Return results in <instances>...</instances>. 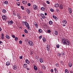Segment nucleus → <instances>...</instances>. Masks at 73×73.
I'll return each instance as SVG.
<instances>
[{
  "instance_id": "obj_31",
  "label": "nucleus",
  "mask_w": 73,
  "mask_h": 73,
  "mask_svg": "<svg viewBox=\"0 0 73 73\" xmlns=\"http://www.w3.org/2000/svg\"><path fill=\"white\" fill-rule=\"evenodd\" d=\"M6 37L7 39H9V36L7 35L6 36Z\"/></svg>"
},
{
  "instance_id": "obj_15",
  "label": "nucleus",
  "mask_w": 73,
  "mask_h": 73,
  "mask_svg": "<svg viewBox=\"0 0 73 73\" xmlns=\"http://www.w3.org/2000/svg\"><path fill=\"white\" fill-rule=\"evenodd\" d=\"M27 12L28 13V14H29L31 13V11H30V10H29L28 9H26Z\"/></svg>"
},
{
  "instance_id": "obj_47",
  "label": "nucleus",
  "mask_w": 73,
  "mask_h": 73,
  "mask_svg": "<svg viewBox=\"0 0 73 73\" xmlns=\"http://www.w3.org/2000/svg\"><path fill=\"white\" fill-rule=\"evenodd\" d=\"M68 10H69V11H71L72 10V9H71V8H68Z\"/></svg>"
},
{
  "instance_id": "obj_11",
  "label": "nucleus",
  "mask_w": 73,
  "mask_h": 73,
  "mask_svg": "<svg viewBox=\"0 0 73 73\" xmlns=\"http://www.w3.org/2000/svg\"><path fill=\"white\" fill-rule=\"evenodd\" d=\"M34 70H36V71L37 70V66H35V65H34Z\"/></svg>"
},
{
  "instance_id": "obj_44",
  "label": "nucleus",
  "mask_w": 73,
  "mask_h": 73,
  "mask_svg": "<svg viewBox=\"0 0 73 73\" xmlns=\"http://www.w3.org/2000/svg\"><path fill=\"white\" fill-rule=\"evenodd\" d=\"M0 44L1 45L3 44V42L1 41H0Z\"/></svg>"
},
{
  "instance_id": "obj_56",
  "label": "nucleus",
  "mask_w": 73,
  "mask_h": 73,
  "mask_svg": "<svg viewBox=\"0 0 73 73\" xmlns=\"http://www.w3.org/2000/svg\"><path fill=\"white\" fill-rule=\"evenodd\" d=\"M50 71L51 72H53V69L51 70Z\"/></svg>"
},
{
  "instance_id": "obj_10",
  "label": "nucleus",
  "mask_w": 73,
  "mask_h": 73,
  "mask_svg": "<svg viewBox=\"0 0 73 73\" xmlns=\"http://www.w3.org/2000/svg\"><path fill=\"white\" fill-rule=\"evenodd\" d=\"M34 25L35 26H36V28H38V26L37 25V22H35L34 23Z\"/></svg>"
},
{
  "instance_id": "obj_18",
  "label": "nucleus",
  "mask_w": 73,
  "mask_h": 73,
  "mask_svg": "<svg viewBox=\"0 0 73 73\" xmlns=\"http://www.w3.org/2000/svg\"><path fill=\"white\" fill-rule=\"evenodd\" d=\"M25 62L27 63V64H29L30 63V62L28 61V59H26V60Z\"/></svg>"
},
{
  "instance_id": "obj_51",
  "label": "nucleus",
  "mask_w": 73,
  "mask_h": 73,
  "mask_svg": "<svg viewBox=\"0 0 73 73\" xmlns=\"http://www.w3.org/2000/svg\"><path fill=\"white\" fill-rule=\"evenodd\" d=\"M31 5V4H30V3H28V6H29V7Z\"/></svg>"
},
{
  "instance_id": "obj_46",
  "label": "nucleus",
  "mask_w": 73,
  "mask_h": 73,
  "mask_svg": "<svg viewBox=\"0 0 73 73\" xmlns=\"http://www.w3.org/2000/svg\"><path fill=\"white\" fill-rule=\"evenodd\" d=\"M15 40H18V38L17 37H15Z\"/></svg>"
},
{
  "instance_id": "obj_19",
  "label": "nucleus",
  "mask_w": 73,
  "mask_h": 73,
  "mask_svg": "<svg viewBox=\"0 0 73 73\" xmlns=\"http://www.w3.org/2000/svg\"><path fill=\"white\" fill-rule=\"evenodd\" d=\"M2 12L4 13H7V11L5 9H3L2 10Z\"/></svg>"
},
{
  "instance_id": "obj_5",
  "label": "nucleus",
  "mask_w": 73,
  "mask_h": 73,
  "mask_svg": "<svg viewBox=\"0 0 73 73\" xmlns=\"http://www.w3.org/2000/svg\"><path fill=\"white\" fill-rule=\"evenodd\" d=\"M33 8L34 10H36L37 9V6L36 5H35L33 6Z\"/></svg>"
},
{
  "instance_id": "obj_30",
  "label": "nucleus",
  "mask_w": 73,
  "mask_h": 73,
  "mask_svg": "<svg viewBox=\"0 0 73 73\" xmlns=\"http://www.w3.org/2000/svg\"><path fill=\"white\" fill-rule=\"evenodd\" d=\"M52 17L54 19H56L57 18V17H56L55 15L52 16Z\"/></svg>"
},
{
  "instance_id": "obj_54",
  "label": "nucleus",
  "mask_w": 73,
  "mask_h": 73,
  "mask_svg": "<svg viewBox=\"0 0 73 73\" xmlns=\"http://www.w3.org/2000/svg\"><path fill=\"white\" fill-rule=\"evenodd\" d=\"M58 56H61V54H60V53H58Z\"/></svg>"
},
{
  "instance_id": "obj_38",
  "label": "nucleus",
  "mask_w": 73,
  "mask_h": 73,
  "mask_svg": "<svg viewBox=\"0 0 73 73\" xmlns=\"http://www.w3.org/2000/svg\"><path fill=\"white\" fill-rule=\"evenodd\" d=\"M55 65L56 66H59V64L58 63H56L55 64Z\"/></svg>"
},
{
  "instance_id": "obj_61",
  "label": "nucleus",
  "mask_w": 73,
  "mask_h": 73,
  "mask_svg": "<svg viewBox=\"0 0 73 73\" xmlns=\"http://www.w3.org/2000/svg\"><path fill=\"white\" fill-rule=\"evenodd\" d=\"M62 56H64V53L63 52H62Z\"/></svg>"
},
{
  "instance_id": "obj_29",
  "label": "nucleus",
  "mask_w": 73,
  "mask_h": 73,
  "mask_svg": "<svg viewBox=\"0 0 73 73\" xmlns=\"http://www.w3.org/2000/svg\"><path fill=\"white\" fill-rule=\"evenodd\" d=\"M42 40H43V42H45L46 41V39H45V38H43Z\"/></svg>"
},
{
  "instance_id": "obj_57",
  "label": "nucleus",
  "mask_w": 73,
  "mask_h": 73,
  "mask_svg": "<svg viewBox=\"0 0 73 73\" xmlns=\"http://www.w3.org/2000/svg\"><path fill=\"white\" fill-rule=\"evenodd\" d=\"M31 54H33V52H31Z\"/></svg>"
},
{
  "instance_id": "obj_62",
  "label": "nucleus",
  "mask_w": 73,
  "mask_h": 73,
  "mask_svg": "<svg viewBox=\"0 0 73 73\" xmlns=\"http://www.w3.org/2000/svg\"><path fill=\"white\" fill-rule=\"evenodd\" d=\"M22 36H23V37H25V35L24 34H23L22 35Z\"/></svg>"
},
{
  "instance_id": "obj_39",
  "label": "nucleus",
  "mask_w": 73,
  "mask_h": 73,
  "mask_svg": "<svg viewBox=\"0 0 73 73\" xmlns=\"http://www.w3.org/2000/svg\"><path fill=\"white\" fill-rule=\"evenodd\" d=\"M51 31H50V30H48L47 31V32H48V33H50Z\"/></svg>"
},
{
  "instance_id": "obj_9",
  "label": "nucleus",
  "mask_w": 73,
  "mask_h": 73,
  "mask_svg": "<svg viewBox=\"0 0 73 73\" xmlns=\"http://www.w3.org/2000/svg\"><path fill=\"white\" fill-rule=\"evenodd\" d=\"M1 39H2V40H3V39H4V34L3 33L1 34Z\"/></svg>"
},
{
  "instance_id": "obj_48",
  "label": "nucleus",
  "mask_w": 73,
  "mask_h": 73,
  "mask_svg": "<svg viewBox=\"0 0 73 73\" xmlns=\"http://www.w3.org/2000/svg\"><path fill=\"white\" fill-rule=\"evenodd\" d=\"M46 3H47V4H50V2H49V1H46Z\"/></svg>"
},
{
  "instance_id": "obj_55",
  "label": "nucleus",
  "mask_w": 73,
  "mask_h": 73,
  "mask_svg": "<svg viewBox=\"0 0 73 73\" xmlns=\"http://www.w3.org/2000/svg\"><path fill=\"white\" fill-rule=\"evenodd\" d=\"M55 72V73H58V71H57V70H56Z\"/></svg>"
},
{
  "instance_id": "obj_64",
  "label": "nucleus",
  "mask_w": 73,
  "mask_h": 73,
  "mask_svg": "<svg viewBox=\"0 0 73 73\" xmlns=\"http://www.w3.org/2000/svg\"><path fill=\"white\" fill-rule=\"evenodd\" d=\"M54 70H55V71H56V70H57L56 68H54Z\"/></svg>"
},
{
  "instance_id": "obj_60",
  "label": "nucleus",
  "mask_w": 73,
  "mask_h": 73,
  "mask_svg": "<svg viewBox=\"0 0 73 73\" xmlns=\"http://www.w3.org/2000/svg\"><path fill=\"white\" fill-rule=\"evenodd\" d=\"M62 25H63V27H65V26H66V25H64V24H63Z\"/></svg>"
},
{
  "instance_id": "obj_22",
  "label": "nucleus",
  "mask_w": 73,
  "mask_h": 73,
  "mask_svg": "<svg viewBox=\"0 0 73 73\" xmlns=\"http://www.w3.org/2000/svg\"><path fill=\"white\" fill-rule=\"evenodd\" d=\"M48 23L49 24H50V25H52V24H53V22H52V21H50Z\"/></svg>"
},
{
  "instance_id": "obj_32",
  "label": "nucleus",
  "mask_w": 73,
  "mask_h": 73,
  "mask_svg": "<svg viewBox=\"0 0 73 73\" xmlns=\"http://www.w3.org/2000/svg\"><path fill=\"white\" fill-rule=\"evenodd\" d=\"M65 73H69V71L68 70L66 69L65 70Z\"/></svg>"
},
{
  "instance_id": "obj_43",
  "label": "nucleus",
  "mask_w": 73,
  "mask_h": 73,
  "mask_svg": "<svg viewBox=\"0 0 73 73\" xmlns=\"http://www.w3.org/2000/svg\"><path fill=\"white\" fill-rule=\"evenodd\" d=\"M41 38H42V36H40L39 37V39H41Z\"/></svg>"
},
{
  "instance_id": "obj_63",
  "label": "nucleus",
  "mask_w": 73,
  "mask_h": 73,
  "mask_svg": "<svg viewBox=\"0 0 73 73\" xmlns=\"http://www.w3.org/2000/svg\"><path fill=\"white\" fill-rule=\"evenodd\" d=\"M70 73H73V71H70Z\"/></svg>"
},
{
  "instance_id": "obj_17",
  "label": "nucleus",
  "mask_w": 73,
  "mask_h": 73,
  "mask_svg": "<svg viewBox=\"0 0 73 73\" xmlns=\"http://www.w3.org/2000/svg\"><path fill=\"white\" fill-rule=\"evenodd\" d=\"M27 67V64H24L23 65L24 68H26Z\"/></svg>"
},
{
  "instance_id": "obj_23",
  "label": "nucleus",
  "mask_w": 73,
  "mask_h": 73,
  "mask_svg": "<svg viewBox=\"0 0 73 73\" xmlns=\"http://www.w3.org/2000/svg\"><path fill=\"white\" fill-rule=\"evenodd\" d=\"M24 32L25 33H28V31L27 29H25L24 30Z\"/></svg>"
},
{
  "instance_id": "obj_41",
  "label": "nucleus",
  "mask_w": 73,
  "mask_h": 73,
  "mask_svg": "<svg viewBox=\"0 0 73 73\" xmlns=\"http://www.w3.org/2000/svg\"><path fill=\"white\" fill-rule=\"evenodd\" d=\"M21 8L22 9H23V10H24V7H23V6H21Z\"/></svg>"
},
{
  "instance_id": "obj_35",
  "label": "nucleus",
  "mask_w": 73,
  "mask_h": 73,
  "mask_svg": "<svg viewBox=\"0 0 73 73\" xmlns=\"http://www.w3.org/2000/svg\"><path fill=\"white\" fill-rule=\"evenodd\" d=\"M17 4L18 6H19L20 5V2H18V3H17Z\"/></svg>"
},
{
  "instance_id": "obj_12",
  "label": "nucleus",
  "mask_w": 73,
  "mask_h": 73,
  "mask_svg": "<svg viewBox=\"0 0 73 73\" xmlns=\"http://www.w3.org/2000/svg\"><path fill=\"white\" fill-rule=\"evenodd\" d=\"M47 49L48 51H49V49H50V45H47L46 46Z\"/></svg>"
},
{
  "instance_id": "obj_20",
  "label": "nucleus",
  "mask_w": 73,
  "mask_h": 73,
  "mask_svg": "<svg viewBox=\"0 0 73 73\" xmlns=\"http://www.w3.org/2000/svg\"><path fill=\"white\" fill-rule=\"evenodd\" d=\"M68 65L70 67H72V63H69Z\"/></svg>"
},
{
  "instance_id": "obj_7",
  "label": "nucleus",
  "mask_w": 73,
  "mask_h": 73,
  "mask_svg": "<svg viewBox=\"0 0 73 73\" xmlns=\"http://www.w3.org/2000/svg\"><path fill=\"white\" fill-rule=\"evenodd\" d=\"M59 8L60 9H62L63 8V5L62 4H61L60 5Z\"/></svg>"
},
{
  "instance_id": "obj_53",
  "label": "nucleus",
  "mask_w": 73,
  "mask_h": 73,
  "mask_svg": "<svg viewBox=\"0 0 73 73\" xmlns=\"http://www.w3.org/2000/svg\"><path fill=\"white\" fill-rule=\"evenodd\" d=\"M17 17L20 16V14L19 13H18L17 14Z\"/></svg>"
},
{
  "instance_id": "obj_21",
  "label": "nucleus",
  "mask_w": 73,
  "mask_h": 73,
  "mask_svg": "<svg viewBox=\"0 0 73 73\" xmlns=\"http://www.w3.org/2000/svg\"><path fill=\"white\" fill-rule=\"evenodd\" d=\"M54 34L55 35H58V31H55L54 32Z\"/></svg>"
},
{
  "instance_id": "obj_25",
  "label": "nucleus",
  "mask_w": 73,
  "mask_h": 73,
  "mask_svg": "<svg viewBox=\"0 0 73 73\" xmlns=\"http://www.w3.org/2000/svg\"><path fill=\"white\" fill-rule=\"evenodd\" d=\"M41 11H45V8H44V7H42L41 8Z\"/></svg>"
},
{
  "instance_id": "obj_6",
  "label": "nucleus",
  "mask_w": 73,
  "mask_h": 73,
  "mask_svg": "<svg viewBox=\"0 0 73 73\" xmlns=\"http://www.w3.org/2000/svg\"><path fill=\"white\" fill-rule=\"evenodd\" d=\"M2 18L3 20H7V17L5 15H3L2 17Z\"/></svg>"
},
{
  "instance_id": "obj_27",
  "label": "nucleus",
  "mask_w": 73,
  "mask_h": 73,
  "mask_svg": "<svg viewBox=\"0 0 73 73\" xmlns=\"http://www.w3.org/2000/svg\"><path fill=\"white\" fill-rule=\"evenodd\" d=\"M22 3L23 4H27V1H23Z\"/></svg>"
},
{
  "instance_id": "obj_58",
  "label": "nucleus",
  "mask_w": 73,
  "mask_h": 73,
  "mask_svg": "<svg viewBox=\"0 0 73 73\" xmlns=\"http://www.w3.org/2000/svg\"><path fill=\"white\" fill-rule=\"evenodd\" d=\"M19 19H20V18H21V17H20V15H19V17H18Z\"/></svg>"
},
{
  "instance_id": "obj_50",
  "label": "nucleus",
  "mask_w": 73,
  "mask_h": 73,
  "mask_svg": "<svg viewBox=\"0 0 73 73\" xmlns=\"http://www.w3.org/2000/svg\"><path fill=\"white\" fill-rule=\"evenodd\" d=\"M42 18L44 19H45L46 18V17L44 16L42 17Z\"/></svg>"
},
{
  "instance_id": "obj_14",
  "label": "nucleus",
  "mask_w": 73,
  "mask_h": 73,
  "mask_svg": "<svg viewBox=\"0 0 73 73\" xmlns=\"http://www.w3.org/2000/svg\"><path fill=\"white\" fill-rule=\"evenodd\" d=\"M55 7L56 8H58L59 7V5L58 3L55 4Z\"/></svg>"
},
{
  "instance_id": "obj_59",
  "label": "nucleus",
  "mask_w": 73,
  "mask_h": 73,
  "mask_svg": "<svg viewBox=\"0 0 73 73\" xmlns=\"http://www.w3.org/2000/svg\"><path fill=\"white\" fill-rule=\"evenodd\" d=\"M44 15H45V16H46V15H47V13H44Z\"/></svg>"
},
{
  "instance_id": "obj_37",
  "label": "nucleus",
  "mask_w": 73,
  "mask_h": 73,
  "mask_svg": "<svg viewBox=\"0 0 73 73\" xmlns=\"http://www.w3.org/2000/svg\"><path fill=\"white\" fill-rule=\"evenodd\" d=\"M41 16L42 17H44V14H42V13H41Z\"/></svg>"
},
{
  "instance_id": "obj_36",
  "label": "nucleus",
  "mask_w": 73,
  "mask_h": 73,
  "mask_svg": "<svg viewBox=\"0 0 73 73\" xmlns=\"http://www.w3.org/2000/svg\"><path fill=\"white\" fill-rule=\"evenodd\" d=\"M22 42H22V41L20 40L19 41V44H22Z\"/></svg>"
},
{
  "instance_id": "obj_45",
  "label": "nucleus",
  "mask_w": 73,
  "mask_h": 73,
  "mask_svg": "<svg viewBox=\"0 0 73 73\" xmlns=\"http://www.w3.org/2000/svg\"><path fill=\"white\" fill-rule=\"evenodd\" d=\"M42 68L43 69H45V66H42Z\"/></svg>"
},
{
  "instance_id": "obj_24",
  "label": "nucleus",
  "mask_w": 73,
  "mask_h": 73,
  "mask_svg": "<svg viewBox=\"0 0 73 73\" xmlns=\"http://www.w3.org/2000/svg\"><path fill=\"white\" fill-rule=\"evenodd\" d=\"M40 62L41 63H42L43 62V59H42L41 58L40 59Z\"/></svg>"
},
{
  "instance_id": "obj_1",
  "label": "nucleus",
  "mask_w": 73,
  "mask_h": 73,
  "mask_svg": "<svg viewBox=\"0 0 73 73\" xmlns=\"http://www.w3.org/2000/svg\"><path fill=\"white\" fill-rule=\"evenodd\" d=\"M62 41L63 44H66V45H69L70 44L69 41L66 39L63 38L62 40Z\"/></svg>"
},
{
  "instance_id": "obj_8",
  "label": "nucleus",
  "mask_w": 73,
  "mask_h": 73,
  "mask_svg": "<svg viewBox=\"0 0 73 73\" xmlns=\"http://www.w3.org/2000/svg\"><path fill=\"white\" fill-rule=\"evenodd\" d=\"M62 23L64 24H67V21H66V20H63Z\"/></svg>"
},
{
  "instance_id": "obj_49",
  "label": "nucleus",
  "mask_w": 73,
  "mask_h": 73,
  "mask_svg": "<svg viewBox=\"0 0 73 73\" xmlns=\"http://www.w3.org/2000/svg\"><path fill=\"white\" fill-rule=\"evenodd\" d=\"M69 12L70 13H72V10L71 11H69Z\"/></svg>"
},
{
  "instance_id": "obj_33",
  "label": "nucleus",
  "mask_w": 73,
  "mask_h": 73,
  "mask_svg": "<svg viewBox=\"0 0 73 73\" xmlns=\"http://www.w3.org/2000/svg\"><path fill=\"white\" fill-rule=\"evenodd\" d=\"M56 47L57 48H60V45L59 44H57Z\"/></svg>"
},
{
  "instance_id": "obj_26",
  "label": "nucleus",
  "mask_w": 73,
  "mask_h": 73,
  "mask_svg": "<svg viewBox=\"0 0 73 73\" xmlns=\"http://www.w3.org/2000/svg\"><path fill=\"white\" fill-rule=\"evenodd\" d=\"M4 3L6 5H8V2L7 1H5L4 2Z\"/></svg>"
},
{
  "instance_id": "obj_40",
  "label": "nucleus",
  "mask_w": 73,
  "mask_h": 73,
  "mask_svg": "<svg viewBox=\"0 0 73 73\" xmlns=\"http://www.w3.org/2000/svg\"><path fill=\"white\" fill-rule=\"evenodd\" d=\"M20 59H23V56H21L19 57Z\"/></svg>"
},
{
  "instance_id": "obj_2",
  "label": "nucleus",
  "mask_w": 73,
  "mask_h": 73,
  "mask_svg": "<svg viewBox=\"0 0 73 73\" xmlns=\"http://www.w3.org/2000/svg\"><path fill=\"white\" fill-rule=\"evenodd\" d=\"M22 24L24 26L25 25L26 27L29 30H30V26H29V23H28V22L27 21H23L22 22Z\"/></svg>"
},
{
  "instance_id": "obj_13",
  "label": "nucleus",
  "mask_w": 73,
  "mask_h": 73,
  "mask_svg": "<svg viewBox=\"0 0 73 73\" xmlns=\"http://www.w3.org/2000/svg\"><path fill=\"white\" fill-rule=\"evenodd\" d=\"M13 69L14 70H16L17 69V66H14L13 67Z\"/></svg>"
},
{
  "instance_id": "obj_34",
  "label": "nucleus",
  "mask_w": 73,
  "mask_h": 73,
  "mask_svg": "<svg viewBox=\"0 0 73 73\" xmlns=\"http://www.w3.org/2000/svg\"><path fill=\"white\" fill-rule=\"evenodd\" d=\"M50 11L51 12H54V10L52 9H50Z\"/></svg>"
},
{
  "instance_id": "obj_4",
  "label": "nucleus",
  "mask_w": 73,
  "mask_h": 73,
  "mask_svg": "<svg viewBox=\"0 0 73 73\" xmlns=\"http://www.w3.org/2000/svg\"><path fill=\"white\" fill-rule=\"evenodd\" d=\"M8 23L9 25H12L13 24V22L12 20L8 21Z\"/></svg>"
},
{
  "instance_id": "obj_42",
  "label": "nucleus",
  "mask_w": 73,
  "mask_h": 73,
  "mask_svg": "<svg viewBox=\"0 0 73 73\" xmlns=\"http://www.w3.org/2000/svg\"><path fill=\"white\" fill-rule=\"evenodd\" d=\"M12 37H13V38H15V36L14 35H12Z\"/></svg>"
},
{
  "instance_id": "obj_52",
  "label": "nucleus",
  "mask_w": 73,
  "mask_h": 73,
  "mask_svg": "<svg viewBox=\"0 0 73 73\" xmlns=\"http://www.w3.org/2000/svg\"><path fill=\"white\" fill-rule=\"evenodd\" d=\"M26 69L27 70H30V69L29 68H27Z\"/></svg>"
},
{
  "instance_id": "obj_3",
  "label": "nucleus",
  "mask_w": 73,
  "mask_h": 73,
  "mask_svg": "<svg viewBox=\"0 0 73 73\" xmlns=\"http://www.w3.org/2000/svg\"><path fill=\"white\" fill-rule=\"evenodd\" d=\"M28 43L30 46H33V42L31 40L29 41Z\"/></svg>"
},
{
  "instance_id": "obj_16",
  "label": "nucleus",
  "mask_w": 73,
  "mask_h": 73,
  "mask_svg": "<svg viewBox=\"0 0 73 73\" xmlns=\"http://www.w3.org/2000/svg\"><path fill=\"white\" fill-rule=\"evenodd\" d=\"M10 65V62H7L6 63L7 66H9Z\"/></svg>"
},
{
  "instance_id": "obj_28",
  "label": "nucleus",
  "mask_w": 73,
  "mask_h": 73,
  "mask_svg": "<svg viewBox=\"0 0 73 73\" xmlns=\"http://www.w3.org/2000/svg\"><path fill=\"white\" fill-rule=\"evenodd\" d=\"M38 32L39 33H41L42 32V30L41 29H39L38 30Z\"/></svg>"
}]
</instances>
